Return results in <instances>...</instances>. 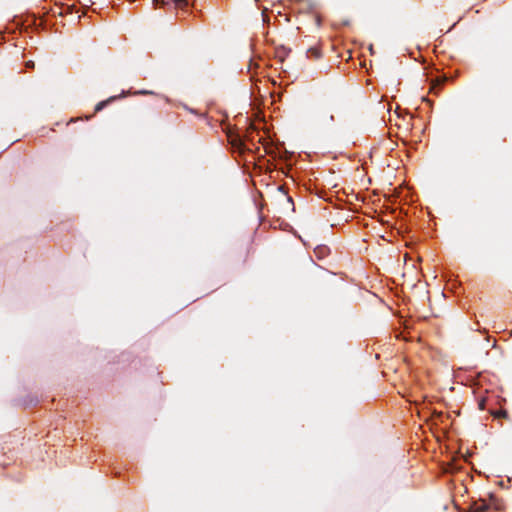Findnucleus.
<instances>
[{
	"label": "nucleus",
	"mask_w": 512,
	"mask_h": 512,
	"mask_svg": "<svg viewBox=\"0 0 512 512\" xmlns=\"http://www.w3.org/2000/svg\"><path fill=\"white\" fill-rule=\"evenodd\" d=\"M487 509L488 505L485 503V501L481 500L479 503H475L470 512H484Z\"/></svg>",
	"instance_id": "nucleus-1"
},
{
	"label": "nucleus",
	"mask_w": 512,
	"mask_h": 512,
	"mask_svg": "<svg viewBox=\"0 0 512 512\" xmlns=\"http://www.w3.org/2000/svg\"><path fill=\"white\" fill-rule=\"evenodd\" d=\"M33 65H34V64H33V62H31V61H28V62L26 63V66H27V67H33Z\"/></svg>",
	"instance_id": "nucleus-5"
},
{
	"label": "nucleus",
	"mask_w": 512,
	"mask_h": 512,
	"mask_svg": "<svg viewBox=\"0 0 512 512\" xmlns=\"http://www.w3.org/2000/svg\"><path fill=\"white\" fill-rule=\"evenodd\" d=\"M487 509L488 505L485 503V501L481 500L479 503H475L470 512H484Z\"/></svg>",
	"instance_id": "nucleus-2"
},
{
	"label": "nucleus",
	"mask_w": 512,
	"mask_h": 512,
	"mask_svg": "<svg viewBox=\"0 0 512 512\" xmlns=\"http://www.w3.org/2000/svg\"><path fill=\"white\" fill-rule=\"evenodd\" d=\"M106 101H102V102H99L96 107H95V111L98 112L100 110H102L104 108V106L106 105Z\"/></svg>",
	"instance_id": "nucleus-4"
},
{
	"label": "nucleus",
	"mask_w": 512,
	"mask_h": 512,
	"mask_svg": "<svg viewBox=\"0 0 512 512\" xmlns=\"http://www.w3.org/2000/svg\"><path fill=\"white\" fill-rule=\"evenodd\" d=\"M493 415L496 418H506L508 416V413L506 410H498L494 412Z\"/></svg>",
	"instance_id": "nucleus-3"
}]
</instances>
